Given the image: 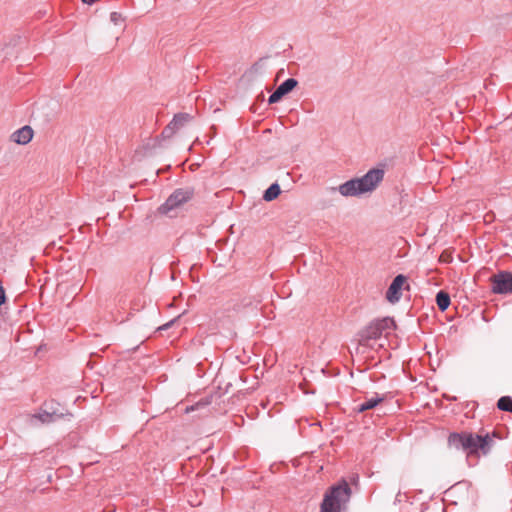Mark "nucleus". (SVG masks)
<instances>
[{
	"instance_id": "f257e3e1",
	"label": "nucleus",
	"mask_w": 512,
	"mask_h": 512,
	"mask_svg": "<svg viewBox=\"0 0 512 512\" xmlns=\"http://www.w3.org/2000/svg\"><path fill=\"white\" fill-rule=\"evenodd\" d=\"M448 444L452 448L464 451L470 460L472 457L487 455L493 445V439L489 434L482 436L469 432H454L449 435Z\"/></svg>"
},
{
	"instance_id": "f03ea898",
	"label": "nucleus",
	"mask_w": 512,
	"mask_h": 512,
	"mask_svg": "<svg viewBox=\"0 0 512 512\" xmlns=\"http://www.w3.org/2000/svg\"><path fill=\"white\" fill-rule=\"evenodd\" d=\"M384 171L382 169H371L360 178H353L341 184L339 187H330V193L339 192L344 197L359 196L361 194L373 191L383 180Z\"/></svg>"
},
{
	"instance_id": "7ed1b4c3",
	"label": "nucleus",
	"mask_w": 512,
	"mask_h": 512,
	"mask_svg": "<svg viewBox=\"0 0 512 512\" xmlns=\"http://www.w3.org/2000/svg\"><path fill=\"white\" fill-rule=\"evenodd\" d=\"M351 497V488L346 481L333 486L321 504V512H342Z\"/></svg>"
},
{
	"instance_id": "20e7f679",
	"label": "nucleus",
	"mask_w": 512,
	"mask_h": 512,
	"mask_svg": "<svg viewBox=\"0 0 512 512\" xmlns=\"http://www.w3.org/2000/svg\"><path fill=\"white\" fill-rule=\"evenodd\" d=\"M396 327L394 320L390 317H385L372 321L360 333V343L365 344L369 340H376L382 336L385 331L392 330Z\"/></svg>"
},
{
	"instance_id": "39448f33",
	"label": "nucleus",
	"mask_w": 512,
	"mask_h": 512,
	"mask_svg": "<svg viewBox=\"0 0 512 512\" xmlns=\"http://www.w3.org/2000/svg\"><path fill=\"white\" fill-rule=\"evenodd\" d=\"M193 196V191L189 188H179L176 189L167 200L159 207V212L161 214L169 215L173 217V211L181 207L183 204L191 200Z\"/></svg>"
},
{
	"instance_id": "423d86ee",
	"label": "nucleus",
	"mask_w": 512,
	"mask_h": 512,
	"mask_svg": "<svg viewBox=\"0 0 512 512\" xmlns=\"http://www.w3.org/2000/svg\"><path fill=\"white\" fill-rule=\"evenodd\" d=\"M491 290L495 294L512 293V272L501 271L491 277Z\"/></svg>"
},
{
	"instance_id": "0eeeda50",
	"label": "nucleus",
	"mask_w": 512,
	"mask_h": 512,
	"mask_svg": "<svg viewBox=\"0 0 512 512\" xmlns=\"http://www.w3.org/2000/svg\"><path fill=\"white\" fill-rule=\"evenodd\" d=\"M66 415L71 416V414L66 413ZM65 416V413L59 412L54 409L52 406L49 407L48 410H40L39 412L31 415L30 424L32 426H38L39 424H48L54 422L57 419H60Z\"/></svg>"
},
{
	"instance_id": "6e6552de",
	"label": "nucleus",
	"mask_w": 512,
	"mask_h": 512,
	"mask_svg": "<svg viewBox=\"0 0 512 512\" xmlns=\"http://www.w3.org/2000/svg\"><path fill=\"white\" fill-rule=\"evenodd\" d=\"M407 281V277L403 274L397 275L391 282L386 292V299L388 302L395 304L400 301L402 297V289Z\"/></svg>"
},
{
	"instance_id": "1a4fd4ad",
	"label": "nucleus",
	"mask_w": 512,
	"mask_h": 512,
	"mask_svg": "<svg viewBox=\"0 0 512 512\" xmlns=\"http://www.w3.org/2000/svg\"><path fill=\"white\" fill-rule=\"evenodd\" d=\"M298 84L294 78H288L283 81L276 90L269 96L268 103L274 104L281 100L283 96L291 92Z\"/></svg>"
},
{
	"instance_id": "9d476101",
	"label": "nucleus",
	"mask_w": 512,
	"mask_h": 512,
	"mask_svg": "<svg viewBox=\"0 0 512 512\" xmlns=\"http://www.w3.org/2000/svg\"><path fill=\"white\" fill-rule=\"evenodd\" d=\"M33 130L30 126H24L18 130H16L11 138L17 144H27L32 140Z\"/></svg>"
},
{
	"instance_id": "9b49d317",
	"label": "nucleus",
	"mask_w": 512,
	"mask_h": 512,
	"mask_svg": "<svg viewBox=\"0 0 512 512\" xmlns=\"http://www.w3.org/2000/svg\"><path fill=\"white\" fill-rule=\"evenodd\" d=\"M384 401V396H379L376 394L375 397L366 400L365 402L359 404L355 410L359 413L364 412L366 410H370L375 408L379 403Z\"/></svg>"
},
{
	"instance_id": "f8f14e48",
	"label": "nucleus",
	"mask_w": 512,
	"mask_h": 512,
	"mask_svg": "<svg viewBox=\"0 0 512 512\" xmlns=\"http://www.w3.org/2000/svg\"><path fill=\"white\" fill-rule=\"evenodd\" d=\"M281 193L280 185L275 182L271 184L263 193V199L267 202L273 201Z\"/></svg>"
},
{
	"instance_id": "ddd939ff",
	"label": "nucleus",
	"mask_w": 512,
	"mask_h": 512,
	"mask_svg": "<svg viewBox=\"0 0 512 512\" xmlns=\"http://www.w3.org/2000/svg\"><path fill=\"white\" fill-rule=\"evenodd\" d=\"M450 296L447 292L441 290L436 295V303L440 311L444 312L450 305Z\"/></svg>"
},
{
	"instance_id": "4468645a",
	"label": "nucleus",
	"mask_w": 512,
	"mask_h": 512,
	"mask_svg": "<svg viewBox=\"0 0 512 512\" xmlns=\"http://www.w3.org/2000/svg\"><path fill=\"white\" fill-rule=\"evenodd\" d=\"M190 119L189 114L187 113H179L176 114L170 124L175 128V130H179L182 128Z\"/></svg>"
},
{
	"instance_id": "2eb2a0df",
	"label": "nucleus",
	"mask_w": 512,
	"mask_h": 512,
	"mask_svg": "<svg viewBox=\"0 0 512 512\" xmlns=\"http://www.w3.org/2000/svg\"><path fill=\"white\" fill-rule=\"evenodd\" d=\"M497 407L502 411L512 412V398L510 396H502L497 402Z\"/></svg>"
},
{
	"instance_id": "dca6fc26",
	"label": "nucleus",
	"mask_w": 512,
	"mask_h": 512,
	"mask_svg": "<svg viewBox=\"0 0 512 512\" xmlns=\"http://www.w3.org/2000/svg\"><path fill=\"white\" fill-rule=\"evenodd\" d=\"M210 403L209 400H200L196 404L188 406L185 408L186 413L193 412L195 410L200 409L201 407H206Z\"/></svg>"
},
{
	"instance_id": "f3484780",
	"label": "nucleus",
	"mask_w": 512,
	"mask_h": 512,
	"mask_svg": "<svg viewBox=\"0 0 512 512\" xmlns=\"http://www.w3.org/2000/svg\"><path fill=\"white\" fill-rule=\"evenodd\" d=\"M110 21L114 23L115 25H119L124 21V18L121 13L119 12H112L110 14Z\"/></svg>"
},
{
	"instance_id": "a211bd4d",
	"label": "nucleus",
	"mask_w": 512,
	"mask_h": 512,
	"mask_svg": "<svg viewBox=\"0 0 512 512\" xmlns=\"http://www.w3.org/2000/svg\"><path fill=\"white\" fill-rule=\"evenodd\" d=\"M175 132V128L169 123L162 131V136L164 138H170Z\"/></svg>"
},
{
	"instance_id": "6ab92c4d",
	"label": "nucleus",
	"mask_w": 512,
	"mask_h": 512,
	"mask_svg": "<svg viewBox=\"0 0 512 512\" xmlns=\"http://www.w3.org/2000/svg\"><path fill=\"white\" fill-rule=\"evenodd\" d=\"M181 317V315H179L177 318H174L172 319L171 321L167 322L166 324L162 325L161 327H159V330H166L168 329L169 327H171L179 318Z\"/></svg>"
},
{
	"instance_id": "aec40b11",
	"label": "nucleus",
	"mask_w": 512,
	"mask_h": 512,
	"mask_svg": "<svg viewBox=\"0 0 512 512\" xmlns=\"http://www.w3.org/2000/svg\"><path fill=\"white\" fill-rule=\"evenodd\" d=\"M5 300H6L5 290L2 286V282L0 281V306L5 302Z\"/></svg>"
},
{
	"instance_id": "412c9836",
	"label": "nucleus",
	"mask_w": 512,
	"mask_h": 512,
	"mask_svg": "<svg viewBox=\"0 0 512 512\" xmlns=\"http://www.w3.org/2000/svg\"><path fill=\"white\" fill-rule=\"evenodd\" d=\"M82 1H83L84 3H86V4L91 5V4L95 3L97 0H82Z\"/></svg>"
}]
</instances>
